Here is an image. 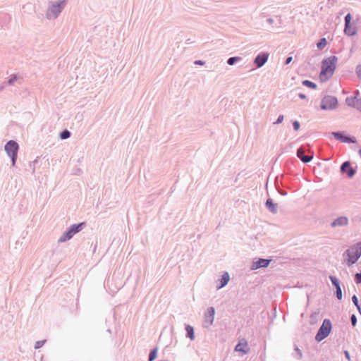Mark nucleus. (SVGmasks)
<instances>
[{
	"label": "nucleus",
	"instance_id": "nucleus-1",
	"mask_svg": "<svg viewBox=\"0 0 361 361\" xmlns=\"http://www.w3.org/2000/svg\"><path fill=\"white\" fill-rule=\"evenodd\" d=\"M343 257L348 267H351L355 264L361 257V241L347 249L343 252Z\"/></svg>",
	"mask_w": 361,
	"mask_h": 361
},
{
	"label": "nucleus",
	"instance_id": "nucleus-41",
	"mask_svg": "<svg viewBox=\"0 0 361 361\" xmlns=\"http://www.w3.org/2000/svg\"><path fill=\"white\" fill-rule=\"evenodd\" d=\"M195 64H196V65H204V61H201V60H197V61H195Z\"/></svg>",
	"mask_w": 361,
	"mask_h": 361
},
{
	"label": "nucleus",
	"instance_id": "nucleus-29",
	"mask_svg": "<svg viewBox=\"0 0 361 361\" xmlns=\"http://www.w3.org/2000/svg\"><path fill=\"white\" fill-rule=\"evenodd\" d=\"M351 19H352V16H351L350 13H348L344 18L345 25H350L351 23Z\"/></svg>",
	"mask_w": 361,
	"mask_h": 361
},
{
	"label": "nucleus",
	"instance_id": "nucleus-32",
	"mask_svg": "<svg viewBox=\"0 0 361 361\" xmlns=\"http://www.w3.org/2000/svg\"><path fill=\"white\" fill-rule=\"evenodd\" d=\"M336 298L338 299V300H341L342 299V290H341V288H337L336 289Z\"/></svg>",
	"mask_w": 361,
	"mask_h": 361
},
{
	"label": "nucleus",
	"instance_id": "nucleus-25",
	"mask_svg": "<svg viewBox=\"0 0 361 361\" xmlns=\"http://www.w3.org/2000/svg\"><path fill=\"white\" fill-rule=\"evenodd\" d=\"M18 80V76L15 74L11 75L8 80L6 82V85H13L15 82Z\"/></svg>",
	"mask_w": 361,
	"mask_h": 361
},
{
	"label": "nucleus",
	"instance_id": "nucleus-15",
	"mask_svg": "<svg viewBox=\"0 0 361 361\" xmlns=\"http://www.w3.org/2000/svg\"><path fill=\"white\" fill-rule=\"evenodd\" d=\"M235 350L238 352H241L243 354H247L250 348L247 347V343L246 341L243 340V342L240 341L235 347Z\"/></svg>",
	"mask_w": 361,
	"mask_h": 361
},
{
	"label": "nucleus",
	"instance_id": "nucleus-23",
	"mask_svg": "<svg viewBox=\"0 0 361 361\" xmlns=\"http://www.w3.org/2000/svg\"><path fill=\"white\" fill-rule=\"evenodd\" d=\"M327 44L326 39L323 37L319 39V41L317 44V47L319 50H322L326 45Z\"/></svg>",
	"mask_w": 361,
	"mask_h": 361
},
{
	"label": "nucleus",
	"instance_id": "nucleus-13",
	"mask_svg": "<svg viewBox=\"0 0 361 361\" xmlns=\"http://www.w3.org/2000/svg\"><path fill=\"white\" fill-rule=\"evenodd\" d=\"M271 259L259 258L257 260L252 262L251 269L255 270L260 268H266L270 264Z\"/></svg>",
	"mask_w": 361,
	"mask_h": 361
},
{
	"label": "nucleus",
	"instance_id": "nucleus-8",
	"mask_svg": "<svg viewBox=\"0 0 361 361\" xmlns=\"http://www.w3.org/2000/svg\"><path fill=\"white\" fill-rule=\"evenodd\" d=\"M215 314V309L213 307H209L204 313V318L203 321V327L209 328L214 322Z\"/></svg>",
	"mask_w": 361,
	"mask_h": 361
},
{
	"label": "nucleus",
	"instance_id": "nucleus-3",
	"mask_svg": "<svg viewBox=\"0 0 361 361\" xmlns=\"http://www.w3.org/2000/svg\"><path fill=\"white\" fill-rule=\"evenodd\" d=\"M85 226V223L82 222L71 225L59 238L58 243H64L71 239L74 235L81 231Z\"/></svg>",
	"mask_w": 361,
	"mask_h": 361
},
{
	"label": "nucleus",
	"instance_id": "nucleus-40",
	"mask_svg": "<svg viewBox=\"0 0 361 361\" xmlns=\"http://www.w3.org/2000/svg\"><path fill=\"white\" fill-rule=\"evenodd\" d=\"M6 85V82H4L0 85V92H2L5 89Z\"/></svg>",
	"mask_w": 361,
	"mask_h": 361
},
{
	"label": "nucleus",
	"instance_id": "nucleus-30",
	"mask_svg": "<svg viewBox=\"0 0 361 361\" xmlns=\"http://www.w3.org/2000/svg\"><path fill=\"white\" fill-rule=\"evenodd\" d=\"M295 352H296L295 357H296L298 360H300V359H302V353L301 350L298 348V346H295Z\"/></svg>",
	"mask_w": 361,
	"mask_h": 361
},
{
	"label": "nucleus",
	"instance_id": "nucleus-35",
	"mask_svg": "<svg viewBox=\"0 0 361 361\" xmlns=\"http://www.w3.org/2000/svg\"><path fill=\"white\" fill-rule=\"evenodd\" d=\"M352 301H353V304L355 305V307H358V305H360L359 303L358 298L355 295H353Z\"/></svg>",
	"mask_w": 361,
	"mask_h": 361
},
{
	"label": "nucleus",
	"instance_id": "nucleus-22",
	"mask_svg": "<svg viewBox=\"0 0 361 361\" xmlns=\"http://www.w3.org/2000/svg\"><path fill=\"white\" fill-rule=\"evenodd\" d=\"M329 279L336 289L341 288L339 280L334 276H329Z\"/></svg>",
	"mask_w": 361,
	"mask_h": 361
},
{
	"label": "nucleus",
	"instance_id": "nucleus-26",
	"mask_svg": "<svg viewBox=\"0 0 361 361\" xmlns=\"http://www.w3.org/2000/svg\"><path fill=\"white\" fill-rule=\"evenodd\" d=\"M157 357V348L152 350L149 355V361H154Z\"/></svg>",
	"mask_w": 361,
	"mask_h": 361
},
{
	"label": "nucleus",
	"instance_id": "nucleus-31",
	"mask_svg": "<svg viewBox=\"0 0 361 361\" xmlns=\"http://www.w3.org/2000/svg\"><path fill=\"white\" fill-rule=\"evenodd\" d=\"M355 281L356 283H361V271L355 274Z\"/></svg>",
	"mask_w": 361,
	"mask_h": 361
},
{
	"label": "nucleus",
	"instance_id": "nucleus-43",
	"mask_svg": "<svg viewBox=\"0 0 361 361\" xmlns=\"http://www.w3.org/2000/svg\"><path fill=\"white\" fill-rule=\"evenodd\" d=\"M298 97L302 99H306V95L305 94H302V93H299L298 94Z\"/></svg>",
	"mask_w": 361,
	"mask_h": 361
},
{
	"label": "nucleus",
	"instance_id": "nucleus-4",
	"mask_svg": "<svg viewBox=\"0 0 361 361\" xmlns=\"http://www.w3.org/2000/svg\"><path fill=\"white\" fill-rule=\"evenodd\" d=\"M338 58L336 56H331L329 58L324 59L322 62L321 74L331 76L335 71L336 64Z\"/></svg>",
	"mask_w": 361,
	"mask_h": 361
},
{
	"label": "nucleus",
	"instance_id": "nucleus-21",
	"mask_svg": "<svg viewBox=\"0 0 361 361\" xmlns=\"http://www.w3.org/2000/svg\"><path fill=\"white\" fill-rule=\"evenodd\" d=\"M240 61H242V58L241 57H240V56H232V57H230V58L228 59L227 63L229 66H233L236 63H238V62H239Z\"/></svg>",
	"mask_w": 361,
	"mask_h": 361
},
{
	"label": "nucleus",
	"instance_id": "nucleus-27",
	"mask_svg": "<svg viewBox=\"0 0 361 361\" xmlns=\"http://www.w3.org/2000/svg\"><path fill=\"white\" fill-rule=\"evenodd\" d=\"M71 132L68 130H64L60 133V138L61 140H66L71 137Z\"/></svg>",
	"mask_w": 361,
	"mask_h": 361
},
{
	"label": "nucleus",
	"instance_id": "nucleus-5",
	"mask_svg": "<svg viewBox=\"0 0 361 361\" xmlns=\"http://www.w3.org/2000/svg\"><path fill=\"white\" fill-rule=\"evenodd\" d=\"M331 328V321L329 319H324L315 336V340L317 342H320L326 338L329 335Z\"/></svg>",
	"mask_w": 361,
	"mask_h": 361
},
{
	"label": "nucleus",
	"instance_id": "nucleus-16",
	"mask_svg": "<svg viewBox=\"0 0 361 361\" xmlns=\"http://www.w3.org/2000/svg\"><path fill=\"white\" fill-rule=\"evenodd\" d=\"M265 206L267 209L272 214H276L278 212L277 204L274 203L271 198H268L265 202Z\"/></svg>",
	"mask_w": 361,
	"mask_h": 361
},
{
	"label": "nucleus",
	"instance_id": "nucleus-49",
	"mask_svg": "<svg viewBox=\"0 0 361 361\" xmlns=\"http://www.w3.org/2000/svg\"><path fill=\"white\" fill-rule=\"evenodd\" d=\"M316 314V313H314L311 315V318H312L314 315Z\"/></svg>",
	"mask_w": 361,
	"mask_h": 361
},
{
	"label": "nucleus",
	"instance_id": "nucleus-42",
	"mask_svg": "<svg viewBox=\"0 0 361 361\" xmlns=\"http://www.w3.org/2000/svg\"><path fill=\"white\" fill-rule=\"evenodd\" d=\"M267 22L269 24L271 25V24H273V23H274V19H273V18H267Z\"/></svg>",
	"mask_w": 361,
	"mask_h": 361
},
{
	"label": "nucleus",
	"instance_id": "nucleus-18",
	"mask_svg": "<svg viewBox=\"0 0 361 361\" xmlns=\"http://www.w3.org/2000/svg\"><path fill=\"white\" fill-rule=\"evenodd\" d=\"M344 33L348 36L355 35L357 33V28L355 27H352L351 23L350 25H345Z\"/></svg>",
	"mask_w": 361,
	"mask_h": 361
},
{
	"label": "nucleus",
	"instance_id": "nucleus-39",
	"mask_svg": "<svg viewBox=\"0 0 361 361\" xmlns=\"http://www.w3.org/2000/svg\"><path fill=\"white\" fill-rule=\"evenodd\" d=\"M293 60V57L292 56H288L286 58V61H285V64H289Z\"/></svg>",
	"mask_w": 361,
	"mask_h": 361
},
{
	"label": "nucleus",
	"instance_id": "nucleus-11",
	"mask_svg": "<svg viewBox=\"0 0 361 361\" xmlns=\"http://www.w3.org/2000/svg\"><path fill=\"white\" fill-rule=\"evenodd\" d=\"M340 170L341 173H346L349 178L353 177L356 173L355 169L351 166L349 161H344L341 164Z\"/></svg>",
	"mask_w": 361,
	"mask_h": 361
},
{
	"label": "nucleus",
	"instance_id": "nucleus-2",
	"mask_svg": "<svg viewBox=\"0 0 361 361\" xmlns=\"http://www.w3.org/2000/svg\"><path fill=\"white\" fill-rule=\"evenodd\" d=\"M68 0H59L49 1L46 12V18L48 20H54L58 18L67 4Z\"/></svg>",
	"mask_w": 361,
	"mask_h": 361
},
{
	"label": "nucleus",
	"instance_id": "nucleus-9",
	"mask_svg": "<svg viewBox=\"0 0 361 361\" xmlns=\"http://www.w3.org/2000/svg\"><path fill=\"white\" fill-rule=\"evenodd\" d=\"M333 136L337 140L344 143H355L356 139L354 137L348 136L343 134V133L337 131L332 133Z\"/></svg>",
	"mask_w": 361,
	"mask_h": 361
},
{
	"label": "nucleus",
	"instance_id": "nucleus-50",
	"mask_svg": "<svg viewBox=\"0 0 361 361\" xmlns=\"http://www.w3.org/2000/svg\"><path fill=\"white\" fill-rule=\"evenodd\" d=\"M34 171H35V167H33V169H32V173H34Z\"/></svg>",
	"mask_w": 361,
	"mask_h": 361
},
{
	"label": "nucleus",
	"instance_id": "nucleus-24",
	"mask_svg": "<svg viewBox=\"0 0 361 361\" xmlns=\"http://www.w3.org/2000/svg\"><path fill=\"white\" fill-rule=\"evenodd\" d=\"M302 84L303 85H305V87H307L309 88H311V89H316L317 85L316 83L310 81V80H305L302 82Z\"/></svg>",
	"mask_w": 361,
	"mask_h": 361
},
{
	"label": "nucleus",
	"instance_id": "nucleus-19",
	"mask_svg": "<svg viewBox=\"0 0 361 361\" xmlns=\"http://www.w3.org/2000/svg\"><path fill=\"white\" fill-rule=\"evenodd\" d=\"M358 102V98L356 96L354 97H348L345 99V103L348 106L354 107L357 109V102Z\"/></svg>",
	"mask_w": 361,
	"mask_h": 361
},
{
	"label": "nucleus",
	"instance_id": "nucleus-6",
	"mask_svg": "<svg viewBox=\"0 0 361 361\" xmlns=\"http://www.w3.org/2000/svg\"><path fill=\"white\" fill-rule=\"evenodd\" d=\"M4 149L8 156L11 159L12 165L14 166L17 160L19 149L18 144L14 140H9L6 142Z\"/></svg>",
	"mask_w": 361,
	"mask_h": 361
},
{
	"label": "nucleus",
	"instance_id": "nucleus-37",
	"mask_svg": "<svg viewBox=\"0 0 361 361\" xmlns=\"http://www.w3.org/2000/svg\"><path fill=\"white\" fill-rule=\"evenodd\" d=\"M293 127L295 130H298L300 127V124L298 121H295L293 122Z\"/></svg>",
	"mask_w": 361,
	"mask_h": 361
},
{
	"label": "nucleus",
	"instance_id": "nucleus-34",
	"mask_svg": "<svg viewBox=\"0 0 361 361\" xmlns=\"http://www.w3.org/2000/svg\"><path fill=\"white\" fill-rule=\"evenodd\" d=\"M355 72L357 75V77L361 80V63L358 66H357L355 68Z\"/></svg>",
	"mask_w": 361,
	"mask_h": 361
},
{
	"label": "nucleus",
	"instance_id": "nucleus-28",
	"mask_svg": "<svg viewBox=\"0 0 361 361\" xmlns=\"http://www.w3.org/2000/svg\"><path fill=\"white\" fill-rule=\"evenodd\" d=\"M47 342V340H42V341H38L35 344V349H39L42 348L45 343Z\"/></svg>",
	"mask_w": 361,
	"mask_h": 361
},
{
	"label": "nucleus",
	"instance_id": "nucleus-36",
	"mask_svg": "<svg viewBox=\"0 0 361 361\" xmlns=\"http://www.w3.org/2000/svg\"><path fill=\"white\" fill-rule=\"evenodd\" d=\"M283 115H279L276 121L274 123V125L280 124L283 121Z\"/></svg>",
	"mask_w": 361,
	"mask_h": 361
},
{
	"label": "nucleus",
	"instance_id": "nucleus-48",
	"mask_svg": "<svg viewBox=\"0 0 361 361\" xmlns=\"http://www.w3.org/2000/svg\"><path fill=\"white\" fill-rule=\"evenodd\" d=\"M358 154H359V155H360V157H361V148L359 149V151H358Z\"/></svg>",
	"mask_w": 361,
	"mask_h": 361
},
{
	"label": "nucleus",
	"instance_id": "nucleus-20",
	"mask_svg": "<svg viewBox=\"0 0 361 361\" xmlns=\"http://www.w3.org/2000/svg\"><path fill=\"white\" fill-rule=\"evenodd\" d=\"M186 331V336L189 338L190 340L193 341L195 339V331L194 328L190 325L185 326Z\"/></svg>",
	"mask_w": 361,
	"mask_h": 361
},
{
	"label": "nucleus",
	"instance_id": "nucleus-46",
	"mask_svg": "<svg viewBox=\"0 0 361 361\" xmlns=\"http://www.w3.org/2000/svg\"><path fill=\"white\" fill-rule=\"evenodd\" d=\"M359 313L361 314V305H359L358 307H356Z\"/></svg>",
	"mask_w": 361,
	"mask_h": 361
},
{
	"label": "nucleus",
	"instance_id": "nucleus-17",
	"mask_svg": "<svg viewBox=\"0 0 361 361\" xmlns=\"http://www.w3.org/2000/svg\"><path fill=\"white\" fill-rule=\"evenodd\" d=\"M230 280V276L228 272H224L221 279H219V285L217 286L218 289H220L227 285Z\"/></svg>",
	"mask_w": 361,
	"mask_h": 361
},
{
	"label": "nucleus",
	"instance_id": "nucleus-33",
	"mask_svg": "<svg viewBox=\"0 0 361 361\" xmlns=\"http://www.w3.org/2000/svg\"><path fill=\"white\" fill-rule=\"evenodd\" d=\"M350 322L353 326H355L357 324V317L355 314H352L350 317Z\"/></svg>",
	"mask_w": 361,
	"mask_h": 361
},
{
	"label": "nucleus",
	"instance_id": "nucleus-44",
	"mask_svg": "<svg viewBox=\"0 0 361 361\" xmlns=\"http://www.w3.org/2000/svg\"><path fill=\"white\" fill-rule=\"evenodd\" d=\"M344 354H345V357H346L348 360H350V353H349V352H348V351H347V350H345V351L344 352Z\"/></svg>",
	"mask_w": 361,
	"mask_h": 361
},
{
	"label": "nucleus",
	"instance_id": "nucleus-10",
	"mask_svg": "<svg viewBox=\"0 0 361 361\" xmlns=\"http://www.w3.org/2000/svg\"><path fill=\"white\" fill-rule=\"evenodd\" d=\"M307 149L306 147L304 146H301L297 149V157L303 162V163H308L310 162L312 158H313V152H309L310 153V155H305V153L306 152Z\"/></svg>",
	"mask_w": 361,
	"mask_h": 361
},
{
	"label": "nucleus",
	"instance_id": "nucleus-12",
	"mask_svg": "<svg viewBox=\"0 0 361 361\" xmlns=\"http://www.w3.org/2000/svg\"><path fill=\"white\" fill-rule=\"evenodd\" d=\"M269 58V54L267 52H262L259 54L254 59V63L257 68L262 67Z\"/></svg>",
	"mask_w": 361,
	"mask_h": 361
},
{
	"label": "nucleus",
	"instance_id": "nucleus-45",
	"mask_svg": "<svg viewBox=\"0 0 361 361\" xmlns=\"http://www.w3.org/2000/svg\"><path fill=\"white\" fill-rule=\"evenodd\" d=\"M279 193H280L281 195H283V196H285V195H287V192H286V191H285V190H280V191H279Z\"/></svg>",
	"mask_w": 361,
	"mask_h": 361
},
{
	"label": "nucleus",
	"instance_id": "nucleus-47",
	"mask_svg": "<svg viewBox=\"0 0 361 361\" xmlns=\"http://www.w3.org/2000/svg\"><path fill=\"white\" fill-rule=\"evenodd\" d=\"M354 93H355V96H356L357 97V96L360 94V92H359V91H358V90H356Z\"/></svg>",
	"mask_w": 361,
	"mask_h": 361
},
{
	"label": "nucleus",
	"instance_id": "nucleus-14",
	"mask_svg": "<svg viewBox=\"0 0 361 361\" xmlns=\"http://www.w3.org/2000/svg\"><path fill=\"white\" fill-rule=\"evenodd\" d=\"M349 221L347 216H341L334 219L331 223V228L343 227L348 225Z\"/></svg>",
	"mask_w": 361,
	"mask_h": 361
},
{
	"label": "nucleus",
	"instance_id": "nucleus-7",
	"mask_svg": "<svg viewBox=\"0 0 361 361\" xmlns=\"http://www.w3.org/2000/svg\"><path fill=\"white\" fill-rule=\"evenodd\" d=\"M338 106V99L336 97L326 95L321 101L320 107L323 110H333Z\"/></svg>",
	"mask_w": 361,
	"mask_h": 361
},
{
	"label": "nucleus",
	"instance_id": "nucleus-38",
	"mask_svg": "<svg viewBox=\"0 0 361 361\" xmlns=\"http://www.w3.org/2000/svg\"><path fill=\"white\" fill-rule=\"evenodd\" d=\"M357 109L361 111V97L358 99V102H357Z\"/></svg>",
	"mask_w": 361,
	"mask_h": 361
}]
</instances>
